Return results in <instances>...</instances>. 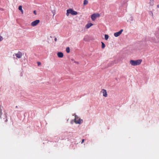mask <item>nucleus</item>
<instances>
[{
    "instance_id": "f257e3e1",
    "label": "nucleus",
    "mask_w": 159,
    "mask_h": 159,
    "mask_svg": "<svg viewBox=\"0 0 159 159\" xmlns=\"http://www.w3.org/2000/svg\"><path fill=\"white\" fill-rule=\"evenodd\" d=\"M142 61L141 59L135 60H131L129 61V63L132 66H137L140 65Z\"/></svg>"
},
{
    "instance_id": "f03ea898",
    "label": "nucleus",
    "mask_w": 159,
    "mask_h": 159,
    "mask_svg": "<svg viewBox=\"0 0 159 159\" xmlns=\"http://www.w3.org/2000/svg\"><path fill=\"white\" fill-rule=\"evenodd\" d=\"M74 115L75 116V118L74 120H71V121H70L71 124H72L73 121H74L75 123L76 124H80L83 122V120L82 119H81L79 117L77 116L75 114H74Z\"/></svg>"
},
{
    "instance_id": "7ed1b4c3",
    "label": "nucleus",
    "mask_w": 159,
    "mask_h": 159,
    "mask_svg": "<svg viewBox=\"0 0 159 159\" xmlns=\"http://www.w3.org/2000/svg\"><path fill=\"white\" fill-rule=\"evenodd\" d=\"M70 14H71L72 15H75L77 14L78 12L74 11L72 9L70 8L66 11V16H68Z\"/></svg>"
},
{
    "instance_id": "20e7f679",
    "label": "nucleus",
    "mask_w": 159,
    "mask_h": 159,
    "mask_svg": "<svg viewBox=\"0 0 159 159\" xmlns=\"http://www.w3.org/2000/svg\"><path fill=\"white\" fill-rule=\"evenodd\" d=\"M152 40L154 43H159V33H155V36L152 38Z\"/></svg>"
},
{
    "instance_id": "39448f33",
    "label": "nucleus",
    "mask_w": 159,
    "mask_h": 159,
    "mask_svg": "<svg viewBox=\"0 0 159 159\" xmlns=\"http://www.w3.org/2000/svg\"><path fill=\"white\" fill-rule=\"evenodd\" d=\"M100 16V15L98 13L92 14L91 16V18L93 21H94L96 19Z\"/></svg>"
},
{
    "instance_id": "423d86ee",
    "label": "nucleus",
    "mask_w": 159,
    "mask_h": 159,
    "mask_svg": "<svg viewBox=\"0 0 159 159\" xmlns=\"http://www.w3.org/2000/svg\"><path fill=\"white\" fill-rule=\"evenodd\" d=\"M40 22V20H37L32 22L31 23V25L32 27H34L36 26Z\"/></svg>"
},
{
    "instance_id": "0eeeda50",
    "label": "nucleus",
    "mask_w": 159,
    "mask_h": 159,
    "mask_svg": "<svg viewBox=\"0 0 159 159\" xmlns=\"http://www.w3.org/2000/svg\"><path fill=\"white\" fill-rule=\"evenodd\" d=\"M100 93L102 94L103 96L104 97H107V91L106 89H102L101 90Z\"/></svg>"
},
{
    "instance_id": "6e6552de",
    "label": "nucleus",
    "mask_w": 159,
    "mask_h": 159,
    "mask_svg": "<svg viewBox=\"0 0 159 159\" xmlns=\"http://www.w3.org/2000/svg\"><path fill=\"white\" fill-rule=\"evenodd\" d=\"M123 31V29H121L119 31L114 33V36L115 37H117L120 36Z\"/></svg>"
},
{
    "instance_id": "1a4fd4ad",
    "label": "nucleus",
    "mask_w": 159,
    "mask_h": 159,
    "mask_svg": "<svg viewBox=\"0 0 159 159\" xmlns=\"http://www.w3.org/2000/svg\"><path fill=\"white\" fill-rule=\"evenodd\" d=\"M15 55L17 58H20L22 57V54L21 52H19L17 53H16Z\"/></svg>"
},
{
    "instance_id": "9d476101",
    "label": "nucleus",
    "mask_w": 159,
    "mask_h": 159,
    "mask_svg": "<svg viewBox=\"0 0 159 159\" xmlns=\"http://www.w3.org/2000/svg\"><path fill=\"white\" fill-rule=\"evenodd\" d=\"M93 25V24L92 23H88L86 25L85 28L86 29H88Z\"/></svg>"
},
{
    "instance_id": "9b49d317",
    "label": "nucleus",
    "mask_w": 159,
    "mask_h": 159,
    "mask_svg": "<svg viewBox=\"0 0 159 159\" xmlns=\"http://www.w3.org/2000/svg\"><path fill=\"white\" fill-rule=\"evenodd\" d=\"M57 56L59 58H62L63 57V54L62 52H57Z\"/></svg>"
},
{
    "instance_id": "f8f14e48",
    "label": "nucleus",
    "mask_w": 159,
    "mask_h": 159,
    "mask_svg": "<svg viewBox=\"0 0 159 159\" xmlns=\"http://www.w3.org/2000/svg\"><path fill=\"white\" fill-rule=\"evenodd\" d=\"M18 9L21 11L22 14H23L24 12L22 10V7L20 5L19 6Z\"/></svg>"
},
{
    "instance_id": "ddd939ff",
    "label": "nucleus",
    "mask_w": 159,
    "mask_h": 159,
    "mask_svg": "<svg viewBox=\"0 0 159 159\" xmlns=\"http://www.w3.org/2000/svg\"><path fill=\"white\" fill-rule=\"evenodd\" d=\"M154 0H150L149 4L151 6H152L154 4Z\"/></svg>"
},
{
    "instance_id": "4468645a",
    "label": "nucleus",
    "mask_w": 159,
    "mask_h": 159,
    "mask_svg": "<svg viewBox=\"0 0 159 159\" xmlns=\"http://www.w3.org/2000/svg\"><path fill=\"white\" fill-rule=\"evenodd\" d=\"M88 3V1L87 0H84V1L83 3V5L85 6V5L87 4Z\"/></svg>"
},
{
    "instance_id": "2eb2a0df",
    "label": "nucleus",
    "mask_w": 159,
    "mask_h": 159,
    "mask_svg": "<svg viewBox=\"0 0 159 159\" xmlns=\"http://www.w3.org/2000/svg\"><path fill=\"white\" fill-rule=\"evenodd\" d=\"M109 36L107 34H105L104 35V39L106 40H107L109 38Z\"/></svg>"
},
{
    "instance_id": "dca6fc26",
    "label": "nucleus",
    "mask_w": 159,
    "mask_h": 159,
    "mask_svg": "<svg viewBox=\"0 0 159 159\" xmlns=\"http://www.w3.org/2000/svg\"><path fill=\"white\" fill-rule=\"evenodd\" d=\"M66 51L67 53H69L70 52V48L69 47H67L66 48Z\"/></svg>"
},
{
    "instance_id": "f3484780",
    "label": "nucleus",
    "mask_w": 159,
    "mask_h": 159,
    "mask_svg": "<svg viewBox=\"0 0 159 159\" xmlns=\"http://www.w3.org/2000/svg\"><path fill=\"white\" fill-rule=\"evenodd\" d=\"M102 43V48H104L105 47V44L103 42H101Z\"/></svg>"
},
{
    "instance_id": "a211bd4d",
    "label": "nucleus",
    "mask_w": 159,
    "mask_h": 159,
    "mask_svg": "<svg viewBox=\"0 0 159 159\" xmlns=\"http://www.w3.org/2000/svg\"><path fill=\"white\" fill-rule=\"evenodd\" d=\"M149 14L151 16H153V14L152 11H150L149 12Z\"/></svg>"
},
{
    "instance_id": "6ab92c4d",
    "label": "nucleus",
    "mask_w": 159,
    "mask_h": 159,
    "mask_svg": "<svg viewBox=\"0 0 159 159\" xmlns=\"http://www.w3.org/2000/svg\"><path fill=\"white\" fill-rule=\"evenodd\" d=\"M52 12L53 14V16H54L55 14V10H53L52 11Z\"/></svg>"
},
{
    "instance_id": "aec40b11",
    "label": "nucleus",
    "mask_w": 159,
    "mask_h": 159,
    "mask_svg": "<svg viewBox=\"0 0 159 159\" xmlns=\"http://www.w3.org/2000/svg\"><path fill=\"white\" fill-rule=\"evenodd\" d=\"M3 38L2 36H0V42L2 40Z\"/></svg>"
},
{
    "instance_id": "412c9836",
    "label": "nucleus",
    "mask_w": 159,
    "mask_h": 159,
    "mask_svg": "<svg viewBox=\"0 0 159 159\" xmlns=\"http://www.w3.org/2000/svg\"><path fill=\"white\" fill-rule=\"evenodd\" d=\"M37 64H38V65L39 66V65H41V63H40V62H37Z\"/></svg>"
},
{
    "instance_id": "4be33fe9",
    "label": "nucleus",
    "mask_w": 159,
    "mask_h": 159,
    "mask_svg": "<svg viewBox=\"0 0 159 159\" xmlns=\"http://www.w3.org/2000/svg\"><path fill=\"white\" fill-rule=\"evenodd\" d=\"M55 37V39H54L55 41V42H56L57 41V39L55 37Z\"/></svg>"
},
{
    "instance_id": "5701e85b",
    "label": "nucleus",
    "mask_w": 159,
    "mask_h": 159,
    "mask_svg": "<svg viewBox=\"0 0 159 159\" xmlns=\"http://www.w3.org/2000/svg\"><path fill=\"white\" fill-rule=\"evenodd\" d=\"M34 14L35 15H36V11H34Z\"/></svg>"
},
{
    "instance_id": "b1692460",
    "label": "nucleus",
    "mask_w": 159,
    "mask_h": 159,
    "mask_svg": "<svg viewBox=\"0 0 159 159\" xmlns=\"http://www.w3.org/2000/svg\"><path fill=\"white\" fill-rule=\"evenodd\" d=\"M84 139H83L82 140V143H83V142H84Z\"/></svg>"
},
{
    "instance_id": "393cba45",
    "label": "nucleus",
    "mask_w": 159,
    "mask_h": 159,
    "mask_svg": "<svg viewBox=\"0 0 159 159\" xmlns=\"http://www.w3.org/2000/svg\"><path fill=\"white\" fill-rule=\"evenodd\" d=\"M157 7L158 8H159V5H157Z\"/></svg>"
},
{
    "instance_id": "a878e982",
    "label": "nucleus",
    "mask_w": 159,
    "mask_h": 159,
    "mask_svg": "<svg viewBox=\"0 0 159 159\" xmlns=\"http://www.w3.org/2000/svg\"><path fill=\"white\" fill-rule=\"evenodd\" d=\"M131 20H133V18L132 17H131Z\"/></svg>"
},
{
    "instance_id": "bb28decb",
    "label": "nucleus",
    "mask_w": 159,
    "mask_h": 159,
    "mask_svg": "<svg viewBox=\"0 0 159 159\" xmlns=\"http://www.w3.org/2000/svg\"><path fill=\"white\" fill-rule=\"evenodd\" d=\"M69 120V119H68L67 120V121H68Z\"/></svg>"
}]
</instances>
